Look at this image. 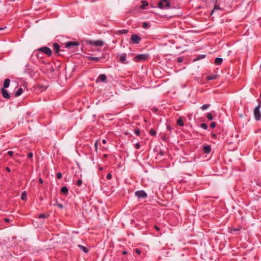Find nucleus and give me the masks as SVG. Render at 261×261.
Masks as SVG:
<instances>
[{
  "label": "nucleus",
  "instance_id": "obj_1",
  "mask_svg": "<svg viewBox=\"0 0 261 261\" xmlns=\"http://www.w3.org/2000/svg\"><path fill=\"white\" fill-rule=\"evenodd\" d=\"M149 57L147 54H138L133 58V61L136 62H140L146 60Z\"/></svg>",
  "mask_w": 261,
  "mask_h": 261
},
{
  "label": "nucleus",
  "instance_id": "obj_2",
  "mask_svg": "<svg viewBox=\"0 0 261 261\" xmlns=\"http://www.w3.org/2000/svg\"><path fill=\"white\" fill-rule=\"evenodd\" d=\"M260 103L254 109L253 113L256 120L258 121L261 119V113L259 110Z\"/></svg>",
  "mask_w": 261,
  "mask_h": 261
},
{
  "label": "nucleus",
  "instance_id": "obj_3",
  "mask_svg": "<svg viewBox=\"0 0 261 261\" xmlns=\"http://www.w3.org/2000/svg\"><path fill=\"white\" fill-rule=\"evenodd\" d=\"M170 5V3L168 0H160L158 3V7L161 9L168 8Z\"/></svg>",
  "mask_w": 261,
  "mask_h": 261
},
{
  "label": "nucleus",
  "instance_id": "obj_4",
  "mask_svg": "<svg viewBox=\"0 0 261 261\" xmlns=\"http://www.w3.org/2000/svg\"><path fill=\"white\" fill-rule=\"evenodd\" d=\"M87 43L91 45L95 46H102L104 44V42L103 41L98 40H88Z\"/></svg>",
  "mask_w": 261,
  "mask_h": 261
},
{
  "label": "nucleus",
  "instance_id": "obj_5",
  "mask_svg": "<svg viewBox=\"0 0 261 261\" xmlns=\"http://www.w3.org/2000/svg\"><path fill=\"white\" fill-rule=\"evenodd\" d=\"M141 40V38L137 34H133L131 36V41L133 44H138Z\"/></svg>",
  "mask_w": 261,
  "mask_h": 261
},
{
  "label": "nucleus",
  "instance_id": "obj_6",
  "mask_svg": "<svg viewBox=\"0 0 261 261\" xmlns=\"http://www.w3.org/2000/svg\"><path fill=\"white\" fill-rule=\"evenodd\" d=\"M135 194L138 198H145L147 196V193L143 190L137 191Z\"/></svg>",
  "mask_w": 261,
  "mask_h": 261
},
{
  "label": "nucleus",
  "instance_id": "obj_7",
  "mask_svg": "<svg viewBox=\"0 0 261 261\" xmlns=\"http://www.w3.org/2000/svg\"><path fill=\"white\" fill-rule=\"evenodd\" d=\"M39 51H41L44 54H46L48 57L52 55L51 50L47 46L42 47L38 49Z\"/></svg>",
  "mask_w": 261,
  "mask_h": 261
},
{
  "label": "nucleus",
  "instance_id": "obj_8",
  "mask_svg": "<svg viewBox=\"0 0 261 261\" xmlns=\"http://www.w3.org/2000/svg\"><path fill=\"white\" fill-rule=\"evenodd\" d=\"M65 45L66 48H71L74 46H78L79 43L77 41H68L65 43Z\"/></svg>",
  "mask_w": 261,
  "mask_h": 261
},
{
  "label": "nucleus",
  "instance_id": "obj_9",
  "mask_svg": "<svg viewBox=\"0 0 261 261\" xmlns=\"http://www.w3.org/2000/svg\"><path fill=\"white\" fill-rule=\"evenodd\" d=\"M117 57L119 58V61L120 62L123 63V64H126L127 63V62H126V53L118 54Z\"/></svg>",
  "mask_w": 261,
  "mask_h": 261
},
{
  "label": "nucleus",
  "instance_id": "obj_10",
  "mask_svg": "<svg viewBox=\"0 0 261 261\" xmlns=\"http://www.w3.org/2000/svg\"><path fill=\"white\" fill-rule=\"evenodd\" d=\"M54 50L55 53L58 54L60 51H64V50L60 49V46L57 43H54L53 44Z\"/></svg>",
  "mask_w": 261,
  "mask_h": 261
},
{
  "label": "nucleus",
  "instance_id": "obj_11",
  "mask_svg": "<svg viewBox=\"0 0 261 261\" xmlns=\"http://www.w3.org/2000/svg\"><path fill=\"white\" fill-rule=\"evenodd\" d=\"M1 91L4 98L6 99H9L10 98V95L6 89L2 88Z\"/></svg>",
  "mask_w": 261,
  "mask_h": 261
},
{
  "label": "nucleus",
  "instance_id": "obj_12",
  "mask_svg": "<svg viewBox=\"0 0 261 261\" xmlns=\"http://www.w3.org/2000/svg\"><path fill=\"white\" fill-rule=\"evenodd\" d=\"M107 77L106 75L105 74H101L97 77L96 82H97L99 81L103 83H106L107 82Z\"/></svg>",
  "mask_w": 261,
  "mask_h": 261
},
{
  "label": "nucleus",
  "instance_id": "obj_13",
  "mask_svg": "<svg viewBox=\"0 0 261 261\" xmlns=\"http://www.w3.org/2000/svg\"><path fill=\"white\" fill-rule=\"evenodd\" d=\"M214 1H215V5H214L213 9L212 11V12L211 14V15H212L213 14V13L215 11L221 9V8L220 7L219 5L218 4V1L214 0Z\"/></svg>",
  "mask_w": 261,
  "mask_h": 261
},
{
  "label": "nucleus",
  "instance_id": "obj_14",
  "mask_svg": "<svg viewBox=\"0 0 261 261\" xmlns=\"http://www.w3.org/2000/svg\"><path fill=\"white\" fill-rule=\"evenodd\" d=\"M206 80L208 81L214 80L218 78V75L217 74H210L206 76Z\"/></svg>",
  "mask_w": 261,
  "mask_h": 261
},
{
  "label": "nucleus",
  "instance_id": "obj_15",
  "mask_svg": "<svg viewBox=\"0 0 261 261\" xmlns=\"http://www.w3.org/2000/svg\"><path fill=\"white\" fill-rule=\"evenodd\" d=\"M141 3L142 4L140 6V8L141 9L144 10L146 9V7L148 6L149 4L146 1H141Z\"/></svg>",
  "mask_w": 261,
  "mask_h": 261
},
{
  "label": "nucleus",
  "instance_id": "obj_16",
  "mask_svg": "<svg viewBox=\"0 0 261 261\" xmlns=\"http://www.w3.org/2000/svg\"><path fill=\"white\" fill-rule=\"evenodd\" d=\"M203 150L204 153L208 154L211 152V147L210 145L204 146Z\"/></svg>",
  "mask_w": 261,
  "mask_h": 261
},
{
  "label": "nucleus",
  "instance_id": "obj_17",
  "mask_svg": "<svg viewBox=\"0 0 261 261\" xmlns=\"http://www.w3.org/2000/svg\"><path fill=\"white\" fill-rule=\"evenodd\" d=\"M10 81L9 79H6L4 81L3 87L2 88H7L9 87Z\"/></svg>",
  "mask_w": 261,
  "mask_h": 261
},
{
  "label": "nucleus",
  "instance_id": "obj_18",
  "mask_svg": "<svg viewBox=\"0 0 261 261\" xmlns=\"http://www.w3.org/2000/svg\"><path fill=\"white\" fill-rule=\"evenodd\" d=\"M177 124L180 126H183L184 125V123L183 121V117H179L178 119L177 120Z\"/></svg>",
  "mask_w": 261,
  "mask_h": 261
},
{
  "label": "nucleus",
  "instance_id": "obj_19",
  "mask_svg": "<svg viewBox=\"0 0 261 261\" xmlns=\"http://www.w3.org/2000/svg\"><path fill=\"white\" fill-rule=\"evenodd\" d=\"M61 192L62 193H63V194L65 195H67L68 193V188L66 187H63L61 189Z\"/></svg>",
  "mask_w": 261,
  "mask_h": 261
},
{
  "label": "nucleus",
  "instance_id": "obj_20",
  "mask_svg": "<svg viewBox=\"0 0 261 261\" xmlns=\"http://www.w3.org/2000/svg\"><path fill=\"white\" fill-rule=\"evenodd\" d=\"M88 59L90 61H94L95 62H98L101 59L100 57H88Z\"/></svg>",
  "mask_w": 261,
  "mask_h": 261
},
{
  "label": "nucleus",
  "instance_id": "obj_21",
  "mask_svg": "<svg viewBox=\"0 0 261 261\" xmlns=\"http://www.w3.org/2000/svg\"><path fill=\"white\" fill-rule=\"evenodd\" d=\"M223 62V59L221 58H216L215 60V64L216 65H220Z\"/></svg>",
  "mask_w": 261,
  "mask_h": 261
},
{
  "label": "nucleus",
  "instance_id": "obj_22",
  "mask_svg": "<svg viewBox=\"0 0 261 261\" xmlns=\"http://www.w3.org/2000/svg\"><path fill=\"white\" fill-rule=\"evenodd\" d=\"M23 90L21 88H19L17 91L15 93V96L18 97L20 96L22 93Z\"/></svg>",
  "mask_w": 261,
  "mask_h": 261
},
{
  "label": "nucleus",
  "instance_id": "obj_23",
  "mask_svg": "<svg viewBox=\"0 0 261 261\" xmlns=\"http://www.w3.org/2000/svg\"><path fill=\"white\" fill-rule=\"evenodd\" d=\"M78 247L85 253H87L89 251V249L83 245H79Z\"/></svg>",
  "mask_w": 261,
  "mask_h": 261
},
{
  "label": "nucleus",
  "instance_id": "obj_24",
  "mask_svg": "<svg viewBox=\"0 0 261 261\" xmlns=\"http://www.w3.org/2000/svg\"><path fill=\"white\" fill-rule=\"evenodd\" d=\"M140 8L139 5H136L133 9H132V12H138L140 11Z\"/></svg>",
  "mask_w": 261,
  "mask_h": 261
},
{
  "label": "nucleus",
  "instance_id": "obj_25",
  "mask_svg": "<svg viewBox=\"0 0 261 261\" xmlns=\"http://www.w3.org/2000/svg\"><path fill=\"white\" fill-rule=\"evenodd\" d=\"M49 216V214H41L39 216V218H47Z\"/></svg>",
  "mask_w": 261,
  "mask_h": 261
},
{
  "label": "nucleus",
  "instance_id": "obj_26",
  "mask_svg": "<svg viewBox=\"0 0 261 261\" xmlns=\"http://www.w3.org/2000/svg\"><path fill=\"white\" fill-rule=\"evenodd\" d=\"M210 106L211 105L210 104H204L202 106L201 109L202 110H205L206 109H208L210 107Z\"/></svg>",
  "mask_w": 261,
  "mask_h": 261
},
{
  "label": "nucleus",
  "instance_id": "obj_27",
  "mask_svg": "<svg viewBox=\"0 0 261 261\" xmlns=\"http://www.w3.org/2000/svg\"><path fill=\"white\" fill-rule=\"evenodd\" d=\"M206 117H207V119L210 121L214 119V117L211 113H208L207 114Z\"/></svg>",
  "mask_w": 261,
  "mask_h": 261
},
{
  "label": "nucleus",
  "instance_id": "obj_28",
  "mask_svg": "<svg viewBox=\"0 0 261 261\" xmlns=\"http://www.w3.org/2000/svg\"><path fill=\"white\" fill-rule=\"evenodd\" d=\"M200 127L205 130L207 129L208 127L207 124L205 123H201L200 124Z\"/></svg>",
  "mask_w": 261,
  "mask_h": 261
},
{
  "label": "nucleus",
  "instance_id": "obj_29",
  "mask_svg": "<svg viewBox=\"0 0 261 261\" xmlns=\"http://www.w3.org/2000/svg\"><path fill=\"white\" fill-rule=\"evenodd\" d=\"M156 134V132H155V130L153 129H151L150 130H149V134L151 135V136H155Z\"/></svg>",
  "mask_w": 261,
  "mask_h": 261
},
{
  "label": "nucleus",
  "instance_id": "obj_30",
  "mask_svg": "<svg viewBox=\"0 0 261 261\" xmlns=\"http://www.w3.org/2000/svg\"><path fill=\"white\" fill-rule=\"evenodd\" d=\"M27 194H26L25 192H23L22 193L21 199L23 200H24L27 199Z\"/></svg>",
  "mask_w": 261,
  "mask_h": 261
},
{
  "label": "nucleus",
  "instance_id": "obj_31",
  "mask_svg": "<svg viewBox=\"0 0 261 261\" xmlns=\"http://www.w3.org/2000/svg\"><path fill=\"white\" fill-rule=\"evenodd\" d=\"M142 27L144 29H147L148 28V23L147 22H143Z\"/></svg>",
  "mask_w": 261,
  "mask_h": 261
},
{
  "label": "nucleus",
  "instance_id": "obj_32",
  "mask_svg": "<svg viewBox=\"0 0 261 261\" xmlns=\"http://www.w3.org/2000/svg\"><path fill=\"white\" fill-rule=\"evenodd\" d=\"M134 133L137 136H139L140 135V129L138 128H136L135 129Z\"/></svg>",
  "mask_w": 261,
  "mask_h": 261
},
{
  "label": "nucleus",
  "instance_id": "obj_33",
  "mask_svg": "<svg viewBox=\"0 0 261 261\" xmlns=\"http://www.w3.org/2000/svg\"><path fill=\"white\" fill-rule=\"evenodd\" d=\"M205 56H206L205 55H200L198 56V57L196 59H195L194 61L203 59L205 57Z\"/></svg>",
  "mask_w": 261,
  "mask_h": 261
},
{
  "label": "nucleus",
  "instance_id": "obj_34",
  "mask_svg": "<svg viewBox=\"0 0 261 261\" xmlns=\"http://www.w3.org/2000/svg\"><path fill=\"white\" fill-rule=\"evenodd\" d=\"M242 227H239L237 228H231V232H232L233 231H240Z\"/></svg>",
  "mask_w": 261,
  "mask_h": 261
},
{
  "label": "nucleus",
  "instance_id": "obj_35",
  "mask_svg": "<svg viewBox=\"0 0 261 261\" xmlns=\"http://www.w3.org/2000/svg\"><path fill=\"white\" fill-rule=\"evenodd\" d=\"M82 180L81 179H79L77 182H76V185L78 186V187H81L82 184Z\"/></svg>",
  "mask_w": 261,
  "mask_h": 261
},
{
  "label": "nucleus",
  "instance_id": "obj_36",
  "mask_svg": "<svg viewBox=\"0 0 261 261\" xmlns=\"http://www.w3.org/2000/svg\"><path fill=\"white\" fill-rule=\"evenodd\" d=\"M127 30L123 29L119 31V33L121 34H126L128 32Z\"/></svg>",
  "mask_w": 261,
  "mask_h": 261
},
{
  "label": "nucleus",
  "instance_id": "obj_37",
  "mask_svg": "<svg viewBox=\"0 0 261 261\" xmlns=\"http://www.w3.org/2000/svg\"><path fill=\"white\" fill-rule=\"evenodd\" d=\"M112 178V176L111 173H109L107 175V178L108 180H111Z\"/></svg>",
  "mask_w": 261,
  "mask_h": 261
},
{
  "label": "nucleus",
  "instance_id": "obj_38",
  "mask_svg": "<svg viewBox=\"0 0 261 261\" xmlns=\"http://www.w3.org/2000/svg\"><path fill=\"white\" fill-rule=\"evenodd\" d=\"M33 156V153L31 152H30L28 154V158L29 159H32Z\"/></svg>",
  "mask_w": 261,
  "mask_h": 261
},
{
  "label": "nucleus",
  "instance_id": "obj_39",
  "mask_svg": "<svg viewBox=\"0 0 261 261\" xmlns=\"http://www.w3.org/2000/svg\"><path fill=\"white\" fill-rule=\"evenodd\" d=\"M62 174L61 173L59 172V173H57V177L58 179H61L62 178Z\"/></svg>",
  "mask_w": 261,
  "mask_h": 261
},
{
  "label": "nucleus",
  "instance_id": "obj_40",
  "mask_svg": "<svg viewBox=\"0 0 261 261\" xmlns=\"http://www.w3.org/2000/svg\"><path fill=\"white\" fill-rule=\"evenodd\" d=\"M135 251L136 253H137L138 254H140L141 253V251L140 249H138V248H136L135 249Z\"/></svg>",
  "mask_w": 261,
  "mask_h": 261
},
{
  "label": "nucleus",
  "instance_id": "obj_41",
  "mask_svg": "<svg viewBox=\"0 0 261 261\" xmlns=\"http://www.w3.org/2000/svg\"><path fill=\"white\" fill-rule=\"evenodd\" d=\"M216 125V122H212L210 124V127H212V128H214V127H215Z\"/></svg>",
  "mask_w": 261,
  "mask_h": 261
},
{
  "label": "nucleus",
  "instance_id": "obj_42",
  "mask_svg": "<svg viewBox=\"0 0 261 261\" xmlns=\"http://www.w3.org/2000/svg\"><path fill=\"white\" fill-rule=\"evenodd\" d=\"M94 147H95V150L97 151V148H98V143H97V141H96L94 143Z\"/></svg>",
  "mask_w": 261,
  "mask_h": 261
},
{
  "label": "nucleus",
  "instance_id": "obj_43",
  "mask_svg": "<svg viewBox=\"0 0 261 261\" xmlns=\"http://www.w3.org/2000/svg\"><path fill=\"white\" fill-rule=\"evenodd\" d=\"M184 59L182 57L178 58L177 59V62L179 63H181L183 61Z\"/></svg>",
  "mask_w": 261,
  "mask_h": 261
},
{
  "label": "nucleus",
  "instance_id": "obj_44",
  "mask_svg": "<svg viewBox=\"0 0 261 261\" xmlns=\"http://www.w3.org/2000/svg\"><path fill=\"white\" fill-rule=\"evenodd\" d=\"M135 146H136V148L137 149H140V147H141V146H140V144H139V143H136V144H135Z\"/></svg>",
  "mask_w": 261,
  "mask_h": 261
},
{
  "label": "nucleus",
  "instance_id": "obj_45",
  "mask_svg": "<svg viewBox=\"0 0 261 261\" xmlns=\"http://www.w3.org/2000/svg\"><path fill=\"white\" fill-rule=\"evenodd\" d=\"M7 153L9 155L12 156L14 152L12 151H9Z\"/></svg>",
  "mask_w": 261,
  "mask_h": 261
},
{
  "label": "nucleus",
  "instance_id": "obj_46",
  "mask_svg": "<svg viewBox=\"0 0 261 261\" xmlns=\"http://www.w3.org/2000/svg\"><path fill=\"white\" fill-rule=\"evenodd\" d=\"M217 134H213L212 135V137L213 138V139H217Z\"/></svg>",
  "mask_w": 261,
  "mask_h": 261
},
{
  "label": "nucleus",
  "instance_id": "obj_47",
  "mask_svg": "<svg viewBox=\"0 0 261 261\" xmlns=\"http://www.w3.org/2000/svg\"><path fill=\"white\" fill-rule=\"evenodd\" d=\"M154 228L157 231H159L160 230V227L158 226H157V225H154Z\"/></svg>",
  "mask_w": 261,
  "mask_h": 261
},
{
  "label": "nucleus",
  "instance_id": "obj_48",
  "mask_svg": "<svg viewBox=\"0 0 261 261\" xmlns=\"http://www.w3.org/2000/svg\"><path fill=\"white\" fill-rule=\"evenodd\" d=\"M57 206H58V207H59L60 208H62L63 207V205H62V204H61V203H58V204H57Z\"/></svg>",
  "mask_w": 261,
  "mask_h": 261
},
{
  "label": "nucleus",
  "instance_id": "obj_49",
  "mask_svg": "<svg viewBox=\"0 0 261 261\" xmlns=\"http://www.w3.org/2000/svg\"><path fill=\"white\" fill-rule=\"evenodd\" d=\"M122 254L123 255H126L127 254V252L126 250H123Z\"/></svg>",
  "mask_w": 261,
  "mask_h": 261
},
{
  "label": "nucleus",
  "instance_id": "obj_50",
  "mask_svg": "<svg viewBox=\"0 0 261 261\" xmlns=\"http://www.w3.org/2000/svg\"><path fill=\"white\" fill-rule=\"evenodd\" d=\"M39 181L41 184H42L43 183V180L42 178H40L39 179Z\"/></svg>",
  "mask_w": 261,
  "mask_h": 261
},
{
  "label": "nucleus",
  "instance_id": "obj_51",
  "mask_svg": "<svg viewBox=\"0 0 261 261\" xmlns=\"http://www.w3.org/2000/svg\"><path fill=\"white\" fill-rule=\"evenodd\" d=\"M4 221L6 222H9V219L8 218H5L4 219Z\"/></svg>",
  "mask_w": 261,
  "mask_h": 261
},
{
  "label": "nucleus",
  "instance_id": "obj_52",
  "mask_svg": "<svg viewBox=\"0 0 261 261\" xmlns=\"http://www.w3.org/2000/svg\"><path fill=\"white\" fill-rule=\"evenodd\" d=\"M100 58H101V59L105 58V54L103 53L102 54V56Z\"/></svg>",
  "mask_w": 261,
  "mask_h": 261
},
{
  "label": "nucleus",
  "instance_id": "obj_53",
  "mask_svg": "<svg viewBox=\"0 0 261 261\" xmlns=\"http://www.w3.org/2000/svg\"><path fill=\"white\" fill-rule=\"evenodd\" d=\"M6 170L8 171V172H10L11 171V170L9 168V167H7L6 168Z\"/></svg>",
  "mask_w": 261,
  "mask_h": 261
},
{
  "label": "nucleus",
  "instance_id": "obj_54",
  "mask_svg": "<svg viewBox=\"0 0 261 261\" xmlns=\"http://www.w3.org/2000/svg\"><path fill=\"white\" fill-rule=\"evenodd\" d=\"M102 143L105 144V143H106L107 141L105 139H103L102 140Z\"/></svg>",
  "mask_w": 261,
  "mask_h": 261
},
{
  "label": "nucleus",
  "instance_id": "obj_55",
  "mask_svg": "<svg viewBox=\"0 0 261 261\" xmlns=\"http://www.w3.org/2000/svg\"><path fill=\"white\" fill-rule=\"evenodd\" d=\"M167 129H168V130H170V129H171V127H170V126H167Z\"/></svg>",
  "mask_w": 261,
  "mask_h": 261
},
{
  "label": "nucleus",
  "instance_id": "obj_56",
  "mask_svg": "<svg viewBox=\"0 0 261 261\" xmlns=\"http://www.w3.org/2000/svg\"><path fill=\"white\" fill-rule=\"evenodd\" d=\"M28 73H31V71H30V69L28 68ZM30 74L31 75V74Z\"/></svg>",
  "mask_w": 261,
  "mask_h": 261
},
{
  "label": "nucleus",
  "instance_id": "obj_57",
  "mask_svg": "<svg viewBox=\"0 0 261 261\" xmlns=\"http://www.w3.org/2000/svg\"><path fill=\"white\" fill-rule=\"evenodd\" d=\"M4 29V28L0 27V31L3 30Z\"/></svg>",
  "mask_w": 261,
  "mask_h": 261
},
{
  "label": "nucleus",
  "instance_id": "obj_58",
  "mask_svg": "<svg viewBox=\"0 0 261 261\" xmlns=\"http://www.w3.org/2000/svg\"><path fill=\"white\" fill-rule=\"evenodd\" d=\"M125 134L126 135H128V133H125Z\"/></svg>",
  "mask_w": 261,
  "mask_h": 261
},
{
  "label": "nucleus",
  "instance_id": "obj_59",
  "mask_svg": "<svg viewBox=\"0 0 261 261\" xmlns=\"http://www.w3.org/2000/svg\"><path fill=\"white\" fill-rule=\"evenodd\" d=\"M100 170H102V167H101V168H100Z\"/></svg>",
  "mask_w": 261,
  "mask_h": 261
},
{
  "label": "nucleus",
  "instance_id": "obj_60",
  "mask_svg": "<svg viewBox=\"0 0 261 261\" xmlns=\"http://www.w3.org/2000/svg\"><path fill=\"white\" fill-rule=\"evenodd\" d=\"M260 97L261 98V93H260Z\"/></svg>",
  "mask_w": 261,
  "mask_h": 261
}]
</instances>
